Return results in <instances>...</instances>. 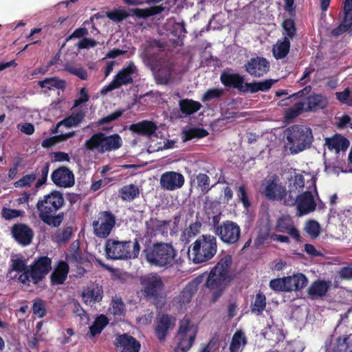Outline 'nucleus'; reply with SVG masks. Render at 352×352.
<instances>
[{"label":"nucleus","instance_id":"obj_1","mask_svg":"<svg viewBox=\"0 0 352 352\" xmlns=\"http://www.w3.org/2000/svg\"><path fill=\"white\" fill-rule=\"evenodd\" d=\"M51 270L52 259L47 256L35 259L30 266H27L26 260L21 256L11 258L8 274L11 275L13 272L20 274L18 277L15 275L11 278H16L23 285L30 286V283L38 285Z\"/></svg>","mask_w":352,"mask_h":352},{"label":"nucleus","instance_id":"obj_2","mask_svg":"<svg viewBox=\"0 0 352 352\" xmlns=\"http://www.w3.org/2000/svg\"><path fill=\"white\" fill-rule=\"evenodd\" d=\"M65 204L63 193L53 190L40 199L36 204L39 219L49 226L58 228L64 219V213L59 211Z\"/></svg>","mask_w":352,"mask_h":352},{"label":"nucleus","instance_id":"obj_3","mask_svg":"<svg viewBox=\"0 0 352 352\" xmlns=\"http://www.w3.org/2000/svg\"><path fill=\"white\" fill-rule=\"evenodd\" d=\"M232 256L226 255L216 264L210 272L205 286L212 294L210 301L214 303L222 296L228 285Z\"/></svg>","mask_w":352,"mask_h":352},{"label":"nucleus","instance_id":"obj_4","mask_svg":"<svg viewBox=\"0 0 352 352\" xmlns=\"http://www.w3.org/2000/svg\"><path fill=\"white\" fill-rule=\"evenodd\" d=\"M143 255L150 265L169 268L175 263L177 251L171 243L156 242L146 245Z\"/></svg>","mask_w":352,"mask_h":352},{"label":"nucleus","instance_id":"obj_5","mask_svg":"<svg viewBox=\"0 0 352 352\" xmlns=\"http://www.w3.org/2000/svg\"><path fill=\"white\" fill-rule=\"evenodd\" d=\"M140 251V245L138 239H135L133 243L130 241H120L109 239L105 243L107 256L113 260L138 258Z\"/></svg>","mask_w":352,"mask_h":352},{"label":"nucleus","instance_id":"obj_6","mask_svg":"<svg viewBox=\"0 0 352 352\" xmlns=\"http://www.w3.org/2000/svg\"><path fill=\"white\" fill-rule=\"evenodd\" d=\"M285 134L292 153H298L309 148L314 140L311 129L305 125H292L285 130Z\"/></svg>","mask_w":352,"mask_h":352},{"label":"nucleus","instance_id":"obj_7","mask_svg":"<svg viewBox=\"0 0 352 352\" xmlns=\"http://www.w3.org/2000/svg\"><path fill=\"white\" fill-rule=\"evenodd\" d=\"M192 261L195 263L208 261L217 252L216 236L211 234H202L190 247Z\"/></svg>","mask_w":352,"mask_h":352},{"label":"nucleus","instance_id":"obj_8","mask_svg":"<svg viewBox=\"0 0 352 352\" xmlns=\"http://www.w3.org/2000/svg\"><path fill=\"white\" fill-rule=\"evenodd\" d=\"M140 283L142 286V294L147 300L156 302L162 297L164 283L157 274H150L141 277Z\"/></svg>","mask_w":352,"mask_h":352},{"label":"nucleus","instance_id":"obj_9","mask_svg":"<svg viewBox=\"0 0 352 352\" xmlns=\"http://www.w3.org/2000/svg\"><path fill=\"white\" fill-rule=\"evenodd\" d=\"M164 10L162 6H155L148 8H134L129 9V12L123 9H116L106 13V16L114 22H121L129 16H135L139 19H146L150 16L160 14Z\"/></svg>","mask_w":352,"mask_h":352},{"label":"nucleus","instance_id":"obj_10","mask_svg":"<svg viewBox=\"0 0 352 352\" xmlns=\"http://www.w3.org/2000/svg\"><path fill=\"white\" fill-rule=\"evenodd\" d=\"M197 335V331L192 329L189 318H183L179 323L176 336L177 344L175 352H187L193 345Z\"/></svg>","mask_w":352,"mask_h":352},{"label":"nucleus","instance_id":"obj_11","mask_svg":"<svg viewBox=\"0 0 352 352\" xmlns=\"http://www.w3.org/2000/svg\"><path fill=\"white\" fill-rule=\"evenodd\" d=\"M116 223V217L109 210L101 211L98 214L97 219L92 222L94 234L100 239L109 236Z\"/></svg>","mask_w":352,"mask_h":352},{"label":"nucleus","instance_id":"obj_12","mask_svg":"<svg viewBox=\"0 0 352 352\" xmlns=\"http://www.w3.org/2000/svg\"><path fill=\"white\" fill-rule=\"evenodd\" d=\"M138 73V69L133 61L127 63L126 66L120 69L114 76L113 80L101 91L102 94L120 88L122 85L131 84L133 82V75Z\"/></svg>","mask_w":352,"mask_h":352},{"label":"nucleus","instance_id":"obj_13","mask_svg":"<svg viewBox=\"0 0 352 352\" xmlns=\"http://www.w3.org/2000/svg\"><path fill=\"white\" fill-rule=\"evenodd\" d=\"M241 228L234 221L226 220L217 228L216 236L225 244L235 245L241 238Z\"/></svg>","mask_w":352,"mask_h":352},{"label":"nucleus","instance_id":"obj_14","mask_svg":"<svg viewBox=\"0 0 352 352\" xmlns=\"http://www.w3.org/2000/svg\"><path fill=\"white\" fill-rule=\"evenodd\" d=\"M203 277L204 275H200L188 283L179 295L173 298V305L180 309H185L197 292L198 286L201 283Z\"/></svg>","mask_w":352,"mask_h":352},{"label":"nucleus","instance_id":"obj_15","mask_svg":"<svg viewBox=\"0 0 352 352\" xmlns=\"http://www.w3.org/2000/svg\"><path fill=\"white\" fill-rule=\"evenodd\" d=\"M262 186L261 193L269 200H283L285 195V188L278 184L276 175L265 179Z\"/></svg>","mask_w":352,"mask_h":352},{"label":"nucleus","instance_id":"obj_16","mask_svg":"<svg viewBox=\"0 0 352 352\" xmlns=\"http://www.w3.org/2000/svg\"><path fill=\"white\" fill-rule=\"evenodd\" d=\"M270 68V62L264 57L251 58L245 65V71L251 76L260 78L266 74Z\"/></svg>","mask_w":352,"mask_h":352},{"label":"nucleus","instance_id":"obj_17","mask_svg":"<svg viewBox=\"0 0 352 352\" xmlns=\"http://www.w3.org/2000/svg\"><path fill=\"white\" fill-rule=\"evenodd\" d=\"M345 32L352 34V0H345L343 5V19L341 23L333 28L331 34L338 36Z\"/></svg>","mask_w":352,"mask_h":352},{"label":"nucleus","instance_id":"obj_18","mask_svg":"<svg viewBox=\"0 0 352 352\" xmlns=\"http://www.w3.org/2000/svg\"><path fill=\"white\" fill-rule=\"evenodd\" d=\"M114 346L118 352H139L141 348L135 338L125 333L116 336Z\"/></svg>","mask_w":352,"mask_h":352},{"label":"nucleus","instance_id":"obj_19","mask_svg":"<svg viewBox=\"0 0 352 352\" xmlns=\"http://www.w3.org/2000/svg\"><path fill=\"white\" fill-rule=\"evenodd\" d=\"M11 234L14 240L23 246L29 245L34 237L33 230L23 223L14 224L11 228Z\"/></svg>","mask_w":352,"mask_h":352},{"label":"nucleus","instance_id":"obj_20","mask_svg":"<svg viewBox=\"0 0 352 352\" xmlns=\"http://www.w3.org/2000/svg\"><path fill=\"white\" fill-rule=\"evenodd\" d=\"M160 186L162 188L173 191L181 188L185 182L184 175L175 171H166L160 177Z\"/></svg>","mask_w":352,"mask_h":352},{"label":"nucleus","instance_id":"obj_21","mask_svg":"<svg viewBox=\"0 0 352 352\" xmlns=\"http://www.w3.org/2000/svg\"><path fill=\"white\" fill-rule=\"evenodd\" d=\"M175 324V318L168 314H162L158 315L156 319L155 333L160 342L166 340L168 331L173 328Z\"/></svg>","mask_w":352,"mask_h":352},{"label":"nucleus","instance_id":"obj_22","mask_svg":"<svg viewBox=\"0 0 352 352\" xmlns=\"http://www.w3.org/2000/svg\"><path fill=\"white\" fill-rule=\"evenodd\" d=\"M52 181L56 186L69 188L74 185V173L66 166H60L54 170L51 175Z\"/></svg>","mask_w":352,"mask_h":352},{"label":"nucleus","instance_id":"obj_23","mask_svg":"<svg viewBox=\"0 0 352 352\" xmlns=\"http://www.w3.org/2000/svg\"><path fill=\"white\" fill-rule=\"evenodd\" d=\"M220 80L225 87L237 89L241 93H248L244 77L239 74L223 72L220 76Z\"/></svg>","mask_w":352,"mask_h":352},{"label":"nucleus","instance_id":"obj_24","mask_svg":"<svg viewBox=\"0 0 352 352\" xmlns=\"http://www.w3.org/2000/svg\"><path fill=\"white\" fill-rule=\"evenodd\" d=\"M317 206L314 195L311 191H305L298 195L296 205L298 216H302L314 212Z\"/></svg>","mask_w":352,"mask_h":352},{"label":"nucleus","instance_id":"obj_25","mask_svg":"<svg viewBox=\"0 0 352 352\" xmlns=\"http://www.w3.org/2000/svg\"><path fill=\"white\" fill-rule=\"evenodd\" d=\"M275 229L278 232H287L297 242L300 241V232L289 216L283 215L278 217L276 222Z\"/></svg>","mask_w":352,"mask_h":352},{"label":"nucleus","instance_id":"obj_26","mask_svg":"<svg viewBox=\"0 0 352 352\" xmlns=\"http://www.w3.org/2000/svg\"><path fill=\"white\" fill-rule=\"evenodd\" d=\"M331 286V280L317 279L307 289V294L312 300L322 298L327 295Z\"/></svg>","mask_w":352,"mask_h":352},{"label":"nucleus","instance_id":"obj_27","mask_svg":"<svg viewBox=\"0 0 352 352\" xmlns=\"http://www.w3.org/2000/svg\"><path fill=\"white\" fill-rule=\"evenodd\" d=\"M103 297V288L98 285H92L86 287L82 293V298L87 305L99 302Z\"/></svg>","mask_w":352,"mask_h":352},{"label":"nucleus","instance_id":"obj_28","mask_svg":"<svg viewBox=\"0 0 352 352\" xmlns=\"http://www.w3.org/2000/svg\"><path fill=\"white\" fill-rule=\"evenodd\" d=\"M129 130L134 133L142 136H151L157 130L156 124L148 120H143L130 125Z\"/></svg>","mask_w":352,"mask_h":352},{"label":"nucleus","instance_id":"obj_29","mask_svg":"<svg viewBox=\"0 0 352 352\" xmlns=\"http://www.w3.org/2000/svg\"><path fill=\"white\" fill-rule=\"evenodd\" d=\"M69 267L64 261H59L57 266L52 272L50 279L52 285H61L67 279Z\"/></svg>","mask_w":352,"mask_h":352},{"label":"nucleus","instance_id":"obj_30","mask_svg":"<svg viewBox=\"0 0 352 352\" xmlns=\"http://www.w3.org/2000/svg\"><path fill=\"white\" fill-rule=\"evenodd\" d=\"M325 144L329 150H334L336 153L346 151L350 144L349 140L340 134H336L331 138L325 139Z\"/></svg>","mask_w":352,"mask_h":352},{"label":"nucleus","instance_id":"obj_31","mask_svg":"<svg viewBox=\"0 0 352 352\" xmlns=\"http://www.w3.org/2000/svg\"><path fill=\"white\" fill-rule=\"evenodd\" d=\"M328 100L326 96L320 94H313L307 98V107L305 111H316L327 107Z\"/></svg>","mask_w":352,"mask_h":352},{"label":"nucleus","instance_id":"obj_32","mask_svg":"<svg viewBox=\"0 0 352 352\" xmlns=\"http://www.w3.org/2000/svg\"><path fill=\"white\" fill-rule=\"evenodd\" d=\"M123 142L120 135L118 133L106 135L103 133V153L116 151L121 148Z\"/></svg>","mask_w":352,"mask_h":352},{"label":"nucleus","instance_id":"obj_33","mask_svg":"<svg viewBox=\"0 0 352 352\" xmlns=\"http://www.w3.org/2000/svg\"><path fill=\"white\" fill-rule=\"evenodd\" d=\"M83 146L87 151H96L99 153H103V132L94 133L85 142Z\"/></svg>","mask_w":352,"mask_h":352},{"label":"nucleus","instance_id":"obj_34","mask_svg":"<svg viewBox=\"0 0 352 352\" xmlns=\"http://www.w3.org/2000/svg\"><path fill=\"white\" fill-rule=\"evenodd\" d=\"M287 291H300L304 288L308 283L306 276L302 273L287 276Z\"/></svg>","mask_w":352,"mask_h":352},{"label":"nucleus","instance_id":"obj_35","mask_svg":"<svg viewBox=\"0 0 352 352\" xmlns=\"http://www.w3.org/2000/svg\"><path fill=\"white\" fill-rule=\"evenodd\" d=\"M196 182L197 188L201 190L203 195L207 194L212 188L210 186V179L208 175L199 173L190 177V184Z\"/></svg>","mask_w":352,"mask_h":352},{"label":"nucleus","instance_id":"obj_36","mask_svg":"<svg viewBox=\"0 0 352 352\" xmlns=\"http://www.w3.org/2000/svg\"><path fill=\"white\" fill-rule=\"evenodd\" d=\"M38 85L42 89H45V91L55 89L64 91L66 87V81L58 77H50L39 80Z\"/></svg>","mask_w":352,"mask_h":352},{"label":"nucleus","instance_id":"obj_37","mask_svg":"<svg viewBox=\"0 0 352 352\" xmlns=\"http://www.w3.org/2000/svg\"><path fill=\"white\" fill-rule=\"evenodd\" d=\"M170 222L171 221H160L157 218H151L146 222V226L151 234L161 233L164 234L167 233Z\"/></svg>","mask_w":352,"mask_h":352},{"label":"nucleus","instance_id":"obj_38","mask_svg":"<svg viewBox=\"0 0 352 352\" xmlns=\"http://www.w3.org/2000/svg\"><path fill=\"white\" fill-rule=\"evenodd\" d=\"M140 194V188L135 184L125 185L118 190L120 199L124 201H132L139 197Z\"/></svg>","mask_w":352,"mask_h":352},{"label":"nucleus","instance_id":"obj_39","mask_svg":"<svg viewBox=\"0 0 352 352\" xmlns=\"http://www.w3.org/2000/svg\"><path fill=\"white\" fill-rule=\"evenodd\" d=\"M277 82V80L266 79L263 81H254L252 82H246L245 87L248 88V93L255 94L258 91H268Z\"/></svg>","mask_w":352,"mask_h":352},{"label":"nucleus","instance_id":"obj_40","mask_svg":"<svg viewBox=\"0 0 352 352\" xmlns=\"http://www.w3.org/2000/svg\"><path fill=\"white\" fill-rule=\"evenodd\" d=\"M290 47L291 43L290 41H288V38L278 40L277 43L272 47L274 57L276 60L285 58L289 52Z\"/></svg>","mask_w":352,"mask_h":352},{"label":"nucleus","instance_id":"obj_41","mask_svg":"<svg viewBox=\"0 0 352 352\" xmlns=\"http://www.w3.org/2000/svg\"><path fill=\"white\" fill-rule=\"evenodd\" d=\"M331 350L332 352H352V334L338 338Z\"/></svg>","mask_w":352,"mask_h":352},{"label":"nucleus","instance_id":"obj_42","mask_svg":"<svg viewBox=\"0 0 352 352\" xmlns=\"http://www.w3.org/2000/svg\"><path fill=\"white\" fill-rule=\"evenodd\" d=\"M201 107L200 102L192 99H183L179 101L180 111L185 115H192L197 112Z\"/></svg>","mask_w":352,"mask_h":352},{"label":"nucleus","instance_id":"obj_43","mask_svg":"<svg viewBox=\"0 0 352 352\" xmlns=\"http://www.w3.org/2000/svg\"><path fill=\"white\" fill-rule=\"evenodd\" d=\"M109 319L103 314L98 316L93 324L89 327V332L92 337L100 334L103 329L108 324Z\"/></svg>","mask_w":352,"mask_h":352},{"label":"nucleus","instance_id":"obj_44","mask_svg":"<svg viewBox=\"0 0 352 352\" xmlns=\"http://www.w3.org/2000/svg\"><path fill=\"white\" fill-rule=\"evenodd\" d=\"M266 307V297L262 292H258L256 295L255 300L250 305L252 313L260 316Z\"/></svg>","mask_w":352,"mask_h":352},{"label":"nucleus","instance_id":"obj_45","mask_svg":"<svg viewBox=\"0 0 352 352\" xmlns=\"http://www.w3.org/2000/svg\"><path fill=\"white\" fill-rule=\"evenodd\" d=\"M84 118L85 113L82 111H79L58 122V126L64 125L69 128L76 126L83 120Z\"/></svg>","mask_w":352,"mask_h":352},{"label":"nucleus","instance_id":"obj_46","mask_svg":"<svg viewBox=\"0 0 352 352\" xmlns=\"http://www.w3.org/2000/svg\"><path fill=\"white\" fill-rule=\"evenodd\" d=\"M64 71L78 77L81 80H87L88 75L87 70L82 67H77L74 63L67 62L63 65Z\"/></svg>","mask_w":352,"mask_h":352},{"label":"nucleus","instance_id":"obj_47","mask_svg":"<svg viewBox=\"0 0 352 352\" xmlns=\"http://www.w3.org/2000/svg\"><path fill=\"white\" fill-rule=\"evenodd\" d=\"M283 38H288V41L293 39L297 34V28L294 21L286 19L282 23Z\"/></svg>","mask_w":352,"mask_h":352},{"label":"nucleus","instance_id":"obj_48","mask_svg":"<svg viewBox=\"0 0 352 352\" xmlns=\"http://www.w3.org/2000/svg\"><path fill=\"white\" fill-rule=\"evenodd\" d=\"M246 344V338L241 331H236L232 336L230 345V352H241V344Z\"/></svg>","mask_w":352,"mask_h":352},{"label":"nucleus","instance_id":"obj_49","mask_svg":"<svg viewBox=\"0 0 352 352\" xmlns=\"http://www.w3.org/2000/svg\"><path fill=\"white\" fill-rule=\"evenodd\" d=\"M32 313L39 318H44L47 314V308L45 302L39 298L33 300L32 307Z\"/></svg>","mask_w":352,"mask_h":352},{"label":"nucleus","instance_id":"obj_50","mask_svg":"<svg viewBox=\"0 0 352 352\" xmlns=\"http://www.w3.org/2000/svg\"><path fill=\"white\" fill-rule=\"evenodd\" d=\"M208 132L204 128L195 127L185 131V140H190L194 138H202L206 137Z\"/></svg>","mask_w":352,"mask_h":352},{"label":"nucleus","instance_id":"obj_51","mask_svg":"<svg viewBox=\"0 0 352 352\" xmlns=\"http://www.w3.org/2000/svg\"><path fill=\"white\" fill-rule=\"evenodd\" d=\"M236 191L237 197L239 200L243 204V207L246 209L249 208L251 203L248 197L247 186L245 184H243L239 187H236Z\"/></svg>","mask_w":352,"mask_h":352},{"label":"nucleus","instance_id":"obj_52","mask_svg":"<svg viewBox=\"0 0 352 352\" xmlns=\"http://www.w3.org/2000/svg\"><path fill=\"white\" fill-rule=\"evenodd\" d=\"M303 111H305V102L301 101L297 102L287 110L285 117L287 119L295 118L302 113Z\"/></svg>","mask_w":352,"mask_h":352},{"label":"nucleus","instance_id":"obj_53","mask_svg":"<svg viewBox=\"0 0 352 352\" xmlns=\"http://www.w3.org/2000/svg\"><path fill=\"white\" fill-rule=\"evenodd\" d=\"M224 94L223 89L212 88L208 89L201 97L203 102H209L213 99H219Z\"/></svg>","mask_w":352,"mask_h":352},{"label":"nucleus","instance_id":"obj_54","mask_svg":"<svg viewBox=\"0 0 352 352\" xmlns=\"http://www.w3.org/2000/svg\"><path fill=\"white\" fill-rule=\"evenodd\" d=\"M270 230L269 227L265 228L264 230L261 229L254 240V245L256 248H258L260 246L269 243V239H270Z\"/></svg>","mask_w":352,"mask_h":352},{"label":"nucleus","instance_id":"obj_55","mask_svg":"<svg viewBox=\"0 0 352 352\" xmlns=\"http://www.w3.org/2000/svg\"><path fill=\"white\" fill-rule=\"evenodd\" d=\"M336 99L342 104L352 107V92L349 87L343 91H338L335 94Z\"/></svg>","mask_w":352,"mask_h":352},{"label":"nucleus","instance_id":"obj_56","mask_svg":"<svg viewBox=\"0 0 352 352\" xmlns=\"http://www.w3.org/2000/svg\"><path fill=\"white\" fill-rule=\"evenodd\" d=\"M37 175H38L36 173H34L25 175L23 176L20 179L15 182L14 183V186L15 188L29 187L36 180Z\"/></svg>","mask_w":352,"mask_h":352},{"label":"nucleus","instance_id":"obj_57","mask_svg":"<svg viewBox=\"0 0 352 352\" xmlns=\"http://www.w3.org/2000/svg\"><path fill=\"white\" fill-rule=\"evenodd\" d=\"M73 228L72 226H67L63 230H58L55 234V238L58 243H66L72 237Z\"/></svg>","mask_w":352,"mask_h":352},{"label":"nucleus","instance_id":"obj_58","mask_svg":"<svg viewBox=\"0 0 352 352\" xmlns=\"http://www.w3.org/2000/svg\"><path fill=\"white\" fill-rule=\"evenodd\" d=\"M306 232L312 238H316L320 232V224L314 220H309L305 226Z\"/></svg>","mask_w":352,"mask_h":352},{"label":"nucleus","instance_id":"obj_59","mask_svg":"<svg viewBox=\"0 0 352 352\" xmlns=\"http://www.w3.org/2000/svg\"><path fill=\"white\" fill-rule=\"evenodd\" d=\"M298 195L296 190H292L290 187L288 192L285 191V195L283 199L284 204L287 206H296L298 201Z\"/></svg>","mask_w":352,"mask_h":352},{"label":"nucleus","instance_id":"obj_60","mask_svg":"<svg viewBox=\"0 0 352 352\" xmlns=\"http://www.w3.org/2000/svg\"><path fill=\"white\" fill-rule=\"evenodd\" d=\"M124 112V109H118L114 111L113 113L98 120L96 122V125L101 126L115 121L118 120L119 118H120L123 115Z\"/></svg>","mask_w":352,"mask_h":352},{"label":"nucleus","instance_id":"obj_61","mask_svg":"<svg viewBox=\"0 0 352 352\" xmlns=\"http://www.w3.org/2000/svg\"><path fill=\"white\" fill-rule=\"evenodd\" d=\"M164 47L163 44L160 40H149L144 44V52L146 56L152 54L153 50H160Z\"/></svg>","mask_w":352,"mask_h":352},{"label":"nucleus","instance_id":"obj_62","mask_svg":"<svg viewBox=\"0 0 352 352\" xmlns=\"http://www.w3.org/2000/svg\"><path fill=\"white\" fill-rule=\"evenodd\" d=\"M69 261L76 267L81 265L84 262V258L82 255L80 249L78 247L68 256Z\"/></svg>","mask_w":352,"mask_h":352},{"label":"nucleus","instance_id":"obj_63","mask_svg":"<svg viewBox=\"0 0 352 352\" xmlns=\"http://www.w3.org/2000/svg\"><path fill=\"white\" fill-rule=\"evenodd\" d=\"M286 282V277L283 278H274L270 280V287L272 289L275 291L288 292Z\"/></svg>","mask_w":352,"mask_h":352},{"label":"nucleus","instance_id":"obj_64","mask_svg":"<svg viewBox=\"0 0 352 352\" xmlns=\"http://www.w3.org/2000/svg\"><path fill=\"white\" fill-rule=\"evenodd\" d=\"M23 212L3 207L1 210V216L6 220H11L22 215Z\"/></svg>","mask_w":352,"mask_h":352}]
</instances>
